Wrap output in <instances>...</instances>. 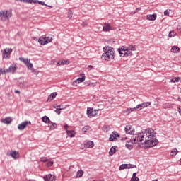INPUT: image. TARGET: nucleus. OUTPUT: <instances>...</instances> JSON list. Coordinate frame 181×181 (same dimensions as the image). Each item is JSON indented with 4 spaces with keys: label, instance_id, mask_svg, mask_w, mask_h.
I'll use <instances>...</instances> for the list:
<instances>
[{
    "label": "nucleus",
    "instance_id": "obj_35",
    "mask_svg": "<svg viewBox=\"0 0 181 181\" xmlns=\"http://www.w3.org/2000/svg\"><path fill=\"white\" fill-rule=\"evenodd\" d=\"M110 129H111V127L108 125H105L103 126V131L105 132H108V131H110Z\"/></svg>",
    "mask_w": 181,
    "mask_h": 181
},
{
    "label": "nucleus",
    "instance_id": "obj_15",
    "mask_svg": "<svg viewBox=\"0 0 181 181\" xmlns=\"http://www.w3.org/2000/svg\"><path fill=\"white\" fill-rule=\"evenodd\" d=\"M69 64H70V61L62 59L61 61L57 62V66H62V65L64 66Z\"/></svg>",
    "mask_w": 181,
    "mask_h": 181
},
{
    "label": "nucleus",
    "instance_id": "obj_44",
    "mask_svg": "<svg viewBox=\"0 0 181 181\" xmlns=\"http://www.w3.org/2000/svg\"><path fill=\"white\" fill-rule=\"evenodd\" d=\"M40 162H47L48 159H47V157H42L40 158Z\"/></svg>",
    "mask_w": 181,
    "mask_h": 181
},
{
    "label": "nucleus",
    "instance_id": "obj_2",
    "mask_svg": "<svg viewBox=\"0 0 181 181\" xmlns=\"http://www.w3.org/2000/svg\"><path fill=\"white\" fill-rule=\"evenodd\" d=\"M104 53L101 56V59L105 61L114 60L115 56V51L114 48L110 46H105L103 47Z\"/></svg>",
    "mask_w": 181,
    "mask_h": 181
},
{
    "label": "nucleus",
    "instance_id": "obj_56",
    "mask_svg": "<svg viewBox=\"0 0 181 181\" xmlns=\"http://www.w3.org/2000/svg\"><path fill=\"white\" fill-rule=\"evenodd\" d=\"M59 108H63V110H66V106H61L60 107H59Z\"/></svg>",
    "mask_w": 181,
    "mask_h": 181
},
{
    "label": "nucleus",
    "instance_id": "obj_18",
    "mask_svg": "<svg viewBox=\"0 0 181 181\" xmlns=\"http://www.w3.org/2000/svg\"><path fill=\"white\" fill-rule=\"evenodd\" d=\"M1 122L3 124H6V125H9V124H11V122H12V118L6 117V118L2 119Z\"/></svg>",
    "mask_w": 181,
    "mask_h": 181
},
{
    "label": "nucleus",
    "instance_id": "obj_26",
    "mask_svg": "<svg viewBox=\"0 0 181 181\" xmlns=\"http://www.w3.org/2000/svg\"><path fill=\"white\" fill-rule=\"evenodd\" d=\"M15 70L16 69H4L3 71L1 70V74H5V73H15Z\"/></svg>",
    "mask_w": 181,
    "mask_h": 181
},
{
    "label": "nucleus",
    "instance_id": "obj_12",
    "mask_svg": "<svg viewBox=\"0 0 181 181\" xmlns=\"http://www.w3.org/2000/svg\"><path fill=\"white\" fill-rule=\"evenodd\" d=\"M28 124H30V122L25 121V122L21 123L18 126V129H19V131H23V129H25V128H26V127L28 126Z\"/></svg>",
    "mask_w": 181,
    "mask_h": 181
},
{
    "label": "nucleus",
    "instance_id": "obj_57",
    "mask_svg": "<svg viewBox=\"0 0 181 181\" xmlns=\"http://www.w3.org/2000/svg\"><path fill=\"white\" fill-rule=\"evenodd\" d=\"M9 69H16V68H15V66H14V67H11V66H10Z\"/></svg>",
    "mask_w": 181,
    "mask_h": 181
},
{
    "label": "nucleus",
    "instance_id": "obj_19",
    "mask_svg": "<svg viewBox=\"0 0 181 181\" xmlns=\"http://www.w3.org/2000/svg\"><path fill=\"white\" fill-rule=\"evenodd\" d=\"M10 156H11V158H13V159H18V158H19V152L13 151L10 153Z\"/></svg>",
    "mask_w": 181,
    "mask_h": 181
},
{
    "label": "nucleus",
    "instance_id": "obj_32",
    "mask_svg": "<svg viewBox=\"0 0 181 181\" xmlns=\"http://www.w3.org/2000/svg\"><path fill=\"white\" fill-rule=\"evenodd\" d=\"M127 51L126 52L124 53V57H128V56H132V52H131V50H129L128 48H126Z\"/></svg>",
    "mask_w": 181,
    "mask_h": 181
},
{
    "label": "nucleus",
    "instance_id": "obj_27",
    "mask_svg": "<svg viewBox=\"0 0 181 181\" xmlns=\"http://www.w3.org/2000/svg\"><path fill=\"white\" fill-rule=\"evenodd\" d=\"M38 42L40 43V45H47V41H46L45 40V37H40V39L38 40Z\"/></svg>",
    "mask_w": 181,
    "mask_h": 181
},
{
    "label": "nucleus",
    "instance_id": "obj_30",
    "mask_svg": "<svg viewBox=\"0 0 181 181\" xmlns=\"http://www.w3.org/2000/svg\"><path fill=\"white\" fill-rule=\"evenodd\" d=\"M126 49L135 52V50H136V47H135V45H129L128 47H126Z\"/></svg>",
    "mask_w": 181,
    "mask_h": 181
},
{
    "label": "nucleus",
    "instance_id": "obj_51",
    "mask_svg": "<svg viewBox=\"0 0 181 181\" xmlns=\"http://www.w3.org/2000/svg\"><path fill=\"white\" fill-rule=\"evenodd\" d=\"M14 92L16 94H21V91L19 90H15Z\"/></svg>",
    "mask_w": 181,
    "mask_h": 181
},
{
    "label": "nucleus",
    "instance_id": "obj_52",
    "mask_svg": "<svg viewBox=\"0 0 181 181\" xmlns=\"http://www.w3.org/2000/svg\"><path fill=\"white\" fill-rule=\"evenodd\" d=\"M53 107H54V108H60V107H62V105H54Z\"/></svg>",
    "mask_w": 181,
    "mask_h": 181
},
{
    "label": "nucleus",
    "instance_id": "obj_45",
    "mask_svg": "<svg viewBox=\"0 0 181 181\" xmlns=\"http://www.w3.org/2000/svg\"><path fill=\"white\" fill-rule=\"evenodd\" d=\"M177 30L179 33H181V23L177 25Z\"/></svg>",
    "mask_w": 181,
    "mask_h": 181
},
{
    "label": "nucleus",
    "instance_id": "obj_37",
    "mask_svg": "<svg viewBox=\"0 0 181 181\" xmlns=\"http://www.w3.org/2000/svg\"><path fill=\"white\" fill-rule=\"evenodd\" d=\"M45 42H47V43H50L52 40H53V38L52 37H44Z\"/></svg>",
    "mask_w": 181,
    "mask_h": 181
},
{
    "label": "nucleus",
    "instance_id": "obj_40",
    "mask_svg": "<svg viewBox=\"0 0 181 181\" xmlns=\"http://www.w3.org/2000/svg\"><path fill=\"white\" fill-rule=\"evenodd\" d=\"M169 37H173L176 36V33L175 31H170L168 35Z\"/></svg>",
    "mask_w": 181,
    "mask_h": 181
},
{
    "label": "nucleus",
    "instance_id": "obj_11",
    "mask_svg": "<svg viewBox=\"0 0 181 181\" xmlns=\"http://www.w3.org/2000/svg\"><path fill=\"white\" fill-rule=\"evenodd\" d=\"M45 181H56V176L52 174L46 175L43 177Z\"/></svg>",
    "mask_w": 181,
    "mask_h": 181
},
{
    "label": "nucleus",
    "instance_id": "obj_24",
    "mask_svg": "<svg viewBox=\"0 0 181 181\" xmlns=\"http://www.w3.org/2000/svg\"><path fill=\"white\" fill-rule=\"evenodd\" d=\"M132 111H135V107L130 108V109L127 108L123 111V113L124 114V115H128L131 114V112H132Z\"/></svg>",
    "mask_w": 181,
    "mask_h": 181
},
{
    "label": "nucleus",
    "instance_id": "obj_49",
    "mask_svg": "<svg viewBox=\"0 0 181 181\" xmlns=\"http://www.w3.org/2000/svg\"><path fill=\"white\" fill-rule=\"evenodd\" d=\"M164 15H165V16H169V11H168V10L165 11H164Z\"/></svg>",
    "mask_w": 181,
    "mask_h": 181
},
{
    "label": "nucleus",
    "instance_id": "obj_23",
    "mask_svg": "<svg viewBox=\"0 0 181 181\" xmlns=\"http://www.w3.org/2000/svg\"><path fill=\"white\" fill-rule=\"evenodd\" d=\"M56 95H57V93L54 92L48 96L47 101H52V100H54L56 98Z\"/></svg>",
    "mask_w": 181,
    "mask_h": 181
},
{
    "label": "nucleus",
    "instance_id": "obj_8",
    "mask_svg": "<svg viewBox=\"0 0 181 181\" xmlns=\"http://www.w3.org/2000/svg\"><path fill=\"white\" fill-rule=\"evenodd\" d=\"M124 131L126 134L129 135H134V134H135V129L131 125H127L124 128Z\"/></svg>",
    "mask_w": 181,
    "mask_h": 181
},
{
    "label": "nucleus",
    "instance_id": "obj_58",
    "mask_svg": "<svg viewBox=\"0 0 181 181\" xmlns=\"http://www.w3.org/2000/svg\"><path fill=\"white\" fill-rule=\"evenodd\" d=\"M89 67H90V68H91V67H93V66H89Z\"/></svg>",
    "mask_w": 181,
    "mask_h": 181
},
{
    "label": "nucleus",
    "instance_id": "obj_21",
    "mask_svg": "<svg viewBox=\"0 0 181 181\" xmlns=\"http://www.w3.org/2000/svg\"><path fill=\"white\" fill-rule=\"evenodd\" d=\"M146 18L148 21H156L157 16L156 14H149L146 16Z\"/></svg>",
    "mask_w": 181,
    "mask_h": 181
},
{
    "label": "nucleus",
    "instance_id": "obj_3",
    "mask_svg": "<svg viewBox=\"0 0 181 181\" xmlns=\"http://www.w3.org/2000/svg\"><path fill=\"white\" fill-rule=\"evenodd\" d=\"M12 17V13L9 12L8 10L1 11H0V19L2 22H6L9 18Z\"/></svg>",
    "mask_w": 181,
    "mask_h": 181
},
{
    "label": "nucleus",
    "instance_id": "obj_46",
    "mask_svg": "<svg viewBox=\"0 0 181 181\" xmlns=\"http://www.w3.org/2000/svg\"><path fill=\"white\" fill-rule=\"evenodd\" d=\"M47 166L48 168H50V166H53V161H49L47 163Z\"/></svg>",
    "mask_w": 181,
    "mask_h": 181
},
{
    "label": "nucleus",
    "instance_id": "obj_53",
    "mask_svg": "<svg viewBox=\"0 0 181 181\" xmlns=\"http://www.w3.org/2000/svg\"><path fill=\"white\" fill-rule=\"evenodd\" d=\"M133 181H139V178L138 177H136L133 179Z\"/></svg>",
    "mask_w": 181,
    "mask_h": 181
},
{
    "label": "nucleus",
    "instance_id": "obj_22",
    "mask_svg": "<svg viewBox=\"0 0 181 181\" xmlns=\"http://www.w3.org/2000/svg\"><path fill=\"white\" fill-rule=\"evenodd\" d=\"M81 78H78L76 80V83H78V84H80V83H83V81H84V80H86V76L84 75V74H81Z\"/></svg>",
    "mask_w": 181,
    "mask_h": 181
},
{
    "label": "nucleus",
    "instance_id": "obj_13",
    "mask_svg": "<svg viewBox=\"0 0 181 181\" xmlns=\"http://www.w3.org/2000/svg\"><path fill=\"white\" fill-rule=\"evenodd\" d=\"M118 52L121 57H125V54L124 53H127V47L122 46L121 48L118 49Z\"/></svg>",
    "mask_w": 181,
    "mask_h": 181
},
{
    "label": "nucleus",
    "instance_id": "obj_7",
    "mask_svg": "<svg viewBox=\"0 0 181 181\" xmlns=\"http://www.w3.org/2000/svg\"><path fill=\"white\" fill-rule=\"evenodd\" d=\"M119 134H118L117 132H112V133L110 135V138H109V141H110V142H114V141H117V139H118V138H119Z\"/></svg>",
    "mask_w": 181,
    "mask_h": 181
},
{
    "label": "nucleus",
    "instance_id": "obj_16",
    "mask_svg": "<svg viewBox=\"0 0 181 181\" xmlns=\"http://www.w3.org/2000/svg\"><path fill=\"white\" fill-rule=\"evenodd\" d=\"M117 151H118V147L117 146H112L109 151V155H110V156H112V155H115Z\"/></svg>",
    "mask_w": 181,
    "mask_h": 181
},
{
    "label": "nucleus",
    "instance_id": "obj_9",
    "mask_svg": "<svg viewBox=\"0 0 181 181\" xmlns=\"http://www.w3.org/2000/svg\"><path fill=\"white\" fill-rule=\"evenodd\" d=\"M3 59H8V54L12 53V49L11 48H6L1 50Z\"/></svg>",
    "mask_w": 181,
    "mask_h": 181
},
{
    "label": "nucleus",
    "instance_id": "obj_36",
    "mask_svg": "<svg viewBox=\"0 0 181 181\" xmlns=\"http://www.w3.org/2000/svg\"><path fill=\"white\" fill-rule=\"evenodd\" d=\"M179 80H180V78H179V77H175V78H172V79L170 80V83H177V82H179Z\"/></svg>",
    "mask_w": 181,
    "mask_h": 181
},
{
    "label": "nucleus",
    "instance_id": "obj_5",
    "mask_svg": "<svg viewBox=\"0 0 181 181\" xmlns=\"http://www.w3.org/2000/svg\"><path fill=\"white\" fill-rule=\"evenodd\" d=\"M18 60H20V62H23V63H24V64L27 66L28 69H33V64L30 63V61H29V59L20 57Z\"/></svg>",
    "mask_w": 181,
    "mask_h": 181
},
{
    "label": "nucleus",
    "instance_id": "obj_29",
    "mask_svg": "<svg viewBox=\"0 0 181 181\" xmlns=\"http://www.w3.org/2000/svg\"><path fill=\"white\" fill-rule=\"evenodd\" d=\"M66 133H67L68 136H70V138H74V131H73V130H66Z\"/></svg>",
    "mask_w": 181,
    "mask_h": 181
},
{
    "label": "nucleus",
    "instance_id": "obj_28",
    "mask_svg": "<svg viewBox=\"0 0 181 181\" xmlns=\"http://www.w3.org/2000/svg\"><path fill=\"white\" fill-rule=\"evenodd\" d=\"M42 122H45V124H50V119L47 116L42 117Z\"/></svg>",
    "mask_w": 181,
    "mask_h": 181
},
{
    "label": "nucleus",
    "instance_id": "obj_55",
    "mask_svg": "<svg viewBox=\"0 0 181 181\" xmlns=\"http://www.w3.org/2000/svg\"><path fill=\"white\" fill-rule=\"evenodd\" d=\"M64 129H66V131H67V129L69 128V125L67 124H64Z\"/></svg>",
    "mask_w": 181,
    "mask_h": 181
},
{
    "label": "nucleus",
    "instance_id": "obj_14",
    "mask_svg": "<svg viewBox=\"0 0 181 181\" xmlns=\"http://www.w3.org/2000/svg\"><path fill=\"white\" fill-rule=\"evenodd\" d=\"M110 30H112V28H111V25H110V23H105L103 25V31L110 32Z\"/></svg>",
    "mask_w": 181,
    "mask_h": 181
},
{
    "label": "nucleus",
    "instance_id": "obj_54",
    "mask_svg": "<svg viewBox=\"0 0 181 181\" xmlns=\"http://www.w3.org/2000/svg\"><path fill=\"white\" fill-rule=\"evenodd\" d=\"M138 11H141V7L136 8L134 13H136V12H138Z\"/></svg>",
    "mask_w": 181,
    "mask_h": 181
},
{
    "label": "nucleus",
    "instance_id": "obj_42",
    "mask_svg": "<svg viewBox=\"0 0 181 181\" xmlns=\"http://www.w3.org/2000/svg\"><path fill=\"white\" fill-rule=\"evenodd\" d=\"M68 18L69 19H71V18H73V11H71V10L68 11Z\"/></svg>",
    "mask_w": 181,
    "mask_h": 181
},
{
    "label": "nucleus",
    "instance_id": "obj_31",
    "mask_svg": "<svg viewBox=\"0 0 181 181\" xmlns=\"http://www.w3.org/2000/svg\"><path fill=\"white\" fill-rule=\"evenodd\" d=\"M83 175H84V171H83L82 170H79L77 172L76 177H81Z\"/></svg>",
    "mask_w": 181,
    "mask_h": 181
},
{
    "label": "nucleus",
    "instance_id": "obj_43",
    "mask_svg": "<svg viewBox=\"0 0 181 181\" xmlns=\"http://www.w3.org/2000/svg\"><path fill=\"white\" fill-rule=\"evenodd\" d=\"M33 0H20V2H25L26 4H32Z\"/></svg>",
    "mask_w": 181,
    "mask_h": 181
},
{
    "label": "nucleus",
    "instance_id": "obj_20",
    "mask_svg": "<svg viewBox=\"0 0 181 181\" xmlns=\"http://www.w3.org/2000/svg\"><path fill=\"white\" fill-rule=\"evenodd\" d=\"M84 148H94V142L93 141H88L84 144Z\"/></svg>",
    "mask_w": 181,
    "mask_h": 181
},
{
    "label": "nucleus",
    "instance_id": "obj_4",
    "mask_svg": "<svg viewBox=\"0 0 181 181\" xmlns=\"http://www.w3.org/2000/svg\"><path fill=\"white\" fill-rule=\"evenodd\" d=\"M149 105H151V102H144L137 105L134 107V110H136V111H141V110H144V108H146V107H149Z\"/></svg>",
    "mask_w": 181,
    "mask_h": 181
},
{
    "label": "nucleus",
    "instance_id": "obj_48",
    "mask_svg": "<svg viewBox=\"0 0 181 181\" xmlns=\"http://www.w3.org/2000/svg\"><path fill=\"white\" fill-rule=\"evenodd\" d=\"M38 4H40V5H43V6H47L46 4H45L44 1H38Z\"/></svg>",
    "mask_w": 181,
    "mask_h": 181
},
{
    "label": "nucleus",
    "instance_id": "obj_10",
    "mask_svg": "<svg viewBox=\"0 0 181 181\" xmlns=\"http://www.w3.org/2000/svg\"><path fill=\"white\" fill-rule=\"evenodd\" d=\"M133 168H136V166L133 164H122L119 166V170H124V169H133Z\"/></svg>",
    "mask_w": 181,
    "mask_h": 181
},
{
    "label": "nucleus",
    "instance_id": "obj_17",
    "mask_svg": "<svg viewBox=\"0 0 181 181\" xmlns=\"http://www.w3.org/2000/svg\"><path fill=\"white\" fill-rule=\"evenodd\" d=\"M87 114L88 117H94L95 115V111L93 110V108L88 107L87 109Z\"/></svg>",
    "mask_w": 181,
    "mask_h": 181
},
{
    "label": "nucleus",
    "instance_id": "obj_41",
    "mask_svg": "<svg viewBox=\"0 0 181 181\" xmlns=\"http://www.w3.org/2000/svg\"><path fill=\"white\" fill-rule=\"evenodd\" d=\"M62 110H63V108H59V107L57 108L55 110L56 114H58V115H60V114H62Z\"/></svg>",
    "mask_w": 181,
    "mask_h": 181
},
{
    "label": "nucleus",
    "instance_id": "obj_6",
    "mask_svg": "<svg viewBox=\"0 0 181 181\" xmlns=\"http://www.w3.org/2000/svg\"><path fill=\"white\" fill-rule=\"evenodd\" d=\"M18 87H20V88H28V87H29V83H28V81H24L22 78H20L18 80Z\"/></svg>",
    "mask_w": 181,
    "mask_h": 181
},
{
    "label": "nucleus",
    "instance_id": "obj_25",
    "mask_svg": "<svg viewBox=\"0 0 181 181\" xmlns=\"http://www.w3.org/2000/svg\"><path fill=\"white\" fill-rule=\"evenodd\" d=\"M171 52L172 53H179V52H180V48H179L177 46H173L171 48Z\"/></svg>",
    "mask_w": 181,
    "mask_h": 181
},
{
    "label": "nucleus",
    "instance_id": "obj_47",
    "mask_svg": "<svg viewBox=\"0 0 181 181\" xmlns=\"http://www.w3.org/2000/svg\"><path fill=\"white\" fill-rule=\"evenodd\" d=\"M136 177V173H133L132 177L131 178L130 181H134V179Z\"/></svg>",
    "mask_w": 181,
    "mask_h": 181
},
{
    "label": "nucleus",
    "instance_id": "obj_38",
    "mask_svg": "<svg viewBox=\"0 0 181 181\" xmlns=\"http://www.w3.org/2000/svg\"><path fill=\"white\" fill-rule=\"evenodd\" d=\"M29 70L31 71V73H33V74L37 75L39 74V71H37V69H30Z\"/></svg>",
    "mask_w": 181,
    "mask_h": 181
},
{
    "label": "nucleus",
    "instance_id": "obj_39",
    "mask_svg": "<svg viewBox=\"0 0 181 181\" xmlns=\"http://www.w3.org/2000/svg\"><path fill=\"white\" fill-rule=\"evenodd\" d=\"M83 132H87V131H90V126H85L82 128Z\"/></svg>",
    "mask_w": 181,
    "mask_h": 181
},
{
    "label": "nucleus",
    "instance_id": "obj_33",
    "mask_svg": "<svg viewBox=\"0 0 181 181\" xmlns=\"http://www.w3.org/2000/svg\"><path fill=\"white\" fill-rule=\"evenodd\" d=\"M177 152H179V151H177V148L173 149V150L170 151V155H171V156H175V155H177Z\"/></svg>",
    "mask_w": 181,
    "mask_h": 181
},
{
    "label": "nucleus",
    "instance_id": "obj_50",
    "mask_svg": "<svg viewBox=\"0 0 181 181\" xmlns=\"http://www.w3.org/2000/svg\"><path fill=\"white\" fill-rule=\"evenodd\" d=\"M32 4H39V0H33Z\"/></svg>",
    "mask_w": 181,
    "mask_h": 181
},
{
    "label": "nucleus",
    "instance_id": "obj_34",
    "mask_svg": "<svg viewBox=\"0 0 181 181\" xmlns=\"http://www.w3.org/2000/svg\"><path fill=\"white\" fill-rule=\"evenodd\" d=\"M49 124L52 125L50 126V129H55V128H57V124L53 123V122H49Z\"/></svg>",
    "mask_w": 181,
    "mask_h": 181
},
{
    "label": "nucleus",
    "instance_id": "obj_1",
    "mask_svg": "<svg viewBox=\"0 0 181 181\" xmlns=\"http://www.w3.org/2000/svg\"><path fill=\"white\" fill-rule=\"evenodd\" d=\"M156 132L153 129H147L144 132L135 134L130 141H127L125 146L131 151L134 148V144H138L141 148H151L159 144V141L155 138Z\"/></svg>",
    "mask_w": 181,
    "mask_h": 181
}]
</instances>
